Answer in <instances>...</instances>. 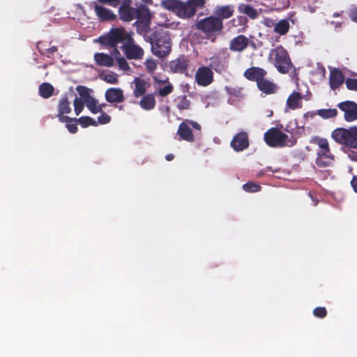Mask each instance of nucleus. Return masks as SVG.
I'll use <instances>...</instances> for the list:
<instances>
[{
	"mask_svg": "<svg viewBox=\"0 0 357 357\" xmlns=\"http://www.w3.org/2000/svg\"><path fill=\"white\" fill-rule=\"evenodd\" d=\"M314 315L317 317H324L326 314V310L324 307H317L314 310Z\"/></svg>",
	"mask_w": 357,
	"mask_h": 357,
	"instance_id": "obj_43",
	"label": "nucleus"
},
{
	"mask_svg": "<svg viewBox=\"0 0 357 357\" xmlns=\"http://www.w3.org/2000/svg\"><path fill=\"white\" fill-rule=\"evenodd\" d=\"M53 86L48 83H43L40 86V93L43 98H49L53 93Z\"/></svg>",
	"mask_w": 357,
	"mask_h": 357,
	"instance_id": "obj_32",
	"label": "nucleus"
},
{
	"mask_svg": "<svg viewBox=\"0 0 357 357\" xmlns=\"http://www.w3.org/2000/svg\"><path fill=\"white\" fill-rule=\"evenodd\" d=\"M188 66V62L184 58H178L169 63V68L174 73H183Z\"/></svg>",
	"mask_w": 357,
	"mask_h": 357,
	"instance_id": "obj_22",
	"label": "nucleus"
},
{
	"mask_svg": "<svg viewBox=\"0 0 357 357\" xmlns=\"http://www.w3.org/2000/svg\"><path fill=\"white\" fill-rule=\"evenodd\" d=\"M326 160H327V159L325 157H317V164L321 167H327L330 166L333 163L326 162Z\"/></svg>",
	"mask_w": 357,
	"mask_h": 357,
	"instance_id": "obj_46",
	"label": "nucleus"
},
{
	"mask_svg": "<svg viewBox=\"0 0 357 357\" xmlns=\"http://www.w3.org/2000/svg\"><path fill=\"white\" fill-rule=\"evenodd\" d=\"M349 146L357 149V128L350 129V141H349Z\"/></svg>",
	"mask_w": 357,
	"mask_h": 357,
	"instance_id": "obj_34",
	"label": "nucleus"
},
{
	"mask_svg": "<svg viewBox=\"0 0 357 357\" xmlns=\"http://www.w3.org/2000/svg\"><path fill=\"white\" fill-rule=\"evenodd\" d=\"M77 121L82 125L83 127H87L90 125L97 126V123L93 119L89 116L81 117Z\"/></svg>",
	"mask_w": 357,
	"mask_h": 357,
	"instance_id": "obj_37",
	"label": "nucleus"
},
{
	"mask_svg": "<svg viewBox=\"0 0 357 357\" xmlns=\"http://www.w3.org/2000/svg\"><path fill=\"white\" fill-rule=\"evenodd\" d=\"M349 156L351 160L357 161V153L353 152L349 153Z\"/></svg>",
	"mask_w": 357,
	"mask_h": 357,
	"instance_id": "obj_55",
	"label": "nucleus"
},
{
	"mask_svg": "<svg viewBox=\"0 0 357 357\" xmlns=\"http://www.w3.org/2000/svg\"><path fill=\"white\" fill-rule=\"evenodd\" d=\"M189 3L193 6L194 8H195V10H197V8L202 7L204 6L205 3V0H188Z\"/></svg>",
	"mask_w": 357,
	"mask_h": 357,
	"instance_id": "obj_44",
	"label": "nucleus"
},
{
	"mask_svg": "<svg viewBox=\"0 0 357 357\" xmlns=\"http://www.w3.org/2000/svg\"><path fill=\"white\" fill-rule=\"evenodd\" d=\"M269 59L274 62L275 66L282 73H286L291 67L288 53L282 47L271 50Z\"/></svg>",
	"mask_w": 357,
	"mask_h": 357,
	"instance_id": "obj_2",
	"label": "nucleus"
},
{
	"mask_svg": "<svg viewBox=\"0 0 357 357\" xmlns=\"http://www.w3.org/2000/svg\"><path fill=\"white\" fill-rule=\"evenodd\" d=\"M257 86L260 91L266 93H273L276 90L275 84L264 79V77L258 81Z\"/></svg>",
	"mask_w": 357,
	"mask_h": 357,
	"instance_id": "obj_26",
	"label": "nucleus"
},
{
	"mask_svg": "<svg viewBox=\"0 0 357 357\" xmlns=\"http://www.w3.org/2000/svg\"><path fill=\"white\" fill-rule=\"evenodd\" d=\"M313 142L319 146L320 151H327V149H329L328 142L326 139L314 137L313 139Z\"/></svg>",
	"mask_w": 357,
	"mask_h": 357,
	"instance_id": "obj_36",
	"label": "nucleus"
},
{
	"mask_svg": "<svg viewBox=\"0 0 357 357\" xmlns=\"http://www.w3.org/2000/svg\"><path fill=\"white\" fill-rule=\"evenodd\" d=\"M100 77L101 79L111 84H116L119 82L117 74L113 72L102 73Z\"/></svg>",
	"mask_w": 357,
	"mask_h": 357,
	"instance_id": "obj_30",
	"label": "nucleus"
},
{
	"mask_svg": "<svg viewBox=\"0 0 357 357\" xmlns=\"http://www.w3.org/2000/svg\"><path fill=\"white\" fill-rule=\"evenodd\" d=\"M324 151L325 150L319 151L318 152V157H325L327 159V160H326V162H333V156L331 153L329 149H328L327 151L326 150V151Z\"/></svg>",
	"mask_w": 357,
	"mask_h": 357,
	"instance_id": "obj_40",
	"label": "nucleus"
},
{
	"mask_svg": "<svg viewBox=\"0 0 357 357\" xmlns=\"http://www.w3.org/2000/svg\"><path fill=\"white\" fill-rule=\"evenodd\" d=\"M119 68L125 73H128L130 70V67L124 57H119L118 59Z\"/></svg>",
	"mask_w": 357,
	"mask_h": 357,
	"instance_id": "obj_38",
	"label": "nucleus"
},
{
	"mask_svg": "<svg viewBox=\"0 0 357 357\" xmlns=\"http://www.w3.org/2000/svg\"><path fill=\"white\" fill-rule=\"evenodd\" d=\"M142 1H144V2H151V0H142Z\"/></svg>",
	"mask_w": 357,
	"mask_h": 357,
	"instance_id": "obj_59",
	"label": "nucleus"
},
{
	"mask_svg": "<svg viewBox=\"0 0 357 357\" xmlns=\"http://www.w3.org/2000/svg\"><path fill=\"white\" fill-rule=\"evenodd\" d=\"M59 113L58 116L60 121L66 122L70 119L68 116L63 115L65 114L70 113L71 111L70 103L66 98H63L61 100L59 105Z\"/></svg>",
	"mask_w": 357,
	"mask_h": 357,
	"instance_id": "obj_21",
	"label": "nucleus"
},
{
	"mask_svg": "<svg viewBox=\"0 0 357 357\" xmlns=\"http://www.w3.org/2000/svg\"><path fill=\"white\" fill-rule=\"evenodd\" d=\"M350 17L353 21L357 22V8H355L351 10L350 13Z\"/></svg>",
	"mask_w": 357,
	"mask_h": 357,
	"instance_id": "obj_51",
	"label": "nucleus"
},
{
	"mask_svg": "<svg viewBox=\"0 0 357 357\" xmlns=\"http://www.w3.org/2000/svg\"><path fill=\"white\" fill-rule=\"evenodd\" d=\"M105 99L109 102H121L124 100L123 91L119 88H110L105 92Z\"/></svg>",
	"mask_w": 357,
	"mask_h": 357,
	"instance_id": "obj_16",
	"label": "nucleus"
},
{
	"mask_svg": "<svg viewBox=\"0 0 357 357\" xmlns=\"http://www.w3.org/2000/svg\"><path fill=\"white\" fill-rule=\"evenodd\" d=\"M174 158V155L172 154L167 155L166 156V159L169 161L172 160Z\"/></svg>",
	"mask_w": 357,
	"mask_h": 357,
	"instance_id": "obj_57",
	"label": "nucleus"
},
{
	"mask_svg": "<svg viewBox=\"0 0 357 357\" xmlns=\"http://www.w3.org/2000/svg\"><path fill=\"white\" fill-rule=\"evenodd\" d=\"M244 190L247 192H257L259 190L260 187L253 183H248L243 186Z\"/></svg>",
	"mask_w": 357,
	"mask_h": 357,
	"instance_id": "obj_41",
	"label": "nucleus"
},
{
	"mask_svg": "<svg viewBox=\"0 0 357 357\" xmlns=\"http://www.w3.org/2000/svg\"><path fill=\"white\" fill-rule=\"evenodd\" d=\"M351 185L354 190L357 192V176L354 177L351 181Z\"/></svg>",
	"mask_w": 357,
	"mask_h": 357,
	"instance_id": "obj_54",
	"label": "nucleus"
},
{
	"mask_svg": "<svg viewBox=\"0 0 357 357\" xmlns=\"http://www.w3.org/2000/svg\"><path fill=\"white\" fill-rule=\"evenodd\" d=\"M231 146L237 151H243L249 145L248 135L246 132L237 134L231 141Z\"/></svg>",
	"mask_w": 357,
	"mask_h": 357,
	"instance_id": "obj_14",
	"label": "nucleus"
},
{
	"mask_svg": "<svg viewBox=\"0 0 357 357\" xmlns=\"http://www.w3.org/2000/svg\"><path fill=\"white\" fill-rule=\"evenodd\" d=\"M344 77L337 69H333L330 75V86L332 89L339 87L344 82Z\"/></svg>",
	"mask_w": 357,
	"mask_h": 357,
	"instance_id": "obj_20",
	"label": "nucleus"
},
{
	"mask_svg": "<svg viewBox=\"0 0 357 357\" xmlns=\"http://www.w3.org/2000/svg\"><path fill=\"white\" fill-rule=\"evenodd\" d=\"M77 91L80 97L83 98L84 103L87 108L93 114L100 112L105 105H99L98 100L94 99L90 95L91 90L83 86H78L76 88Z\"/></svg>",
	"mask_w": 357,
	"mask_h": 357,
	"instance_id": "obj_6",
	"label": "nucleus"
},
{
	"mask_svg": "<svg viewBox=\"0 0 357 357\" xmlns=\"http://www.w3.org/2000/svg\"><path fill=\"white\" fill-rule=\"evenodd\" d=\"M264 139L267 144L271 146H284L293 144L288 142V137L276 128H272L264 135Z\"/></svg>",
	"mask_w": 357,
	"mask_h": 357,
	"instance_id": "obj_4",
	"label": "nucleus"
},
{
	"mask_svg": "<svg viewBox=\"0 0 357 357\" xmlns=\"http://www.w3.org/2000/svg\"><path fill=\"white\" fill-rule=\"evenodd\" d=\"M95 12L98 17L102 21L112 20L115 18V15L109 9L98 5L97 3H93Z\"/></svg>",
	"mask_w": 357,
	"mask_h": 357,
	"instance_id": "obj_17",
	"label": "nucleus"
},
{
	"mask_svg": "<svg viewBox=\"0 0 357 357\" xmlns=\"http://www.w3.org/2000/svg\"><path fill=\"white\" fill-rule=\"evenodd\" d=\"M289 22L286 20H281L275 23L274 26V32L280 35H285L289 29Z\"/></svg>",
	"mask_w": 357,
	"mask_h": 357,
	"instance_id": "obj_28",
	"label": "nucleus"
},
{
	"mask_svg": "<svg viewBox=\"0 0 357 357\" xmlns=\"http://www.w3.org/2000/svg\"><path fill=\"white\" fill-rule=\"evenodd\" d=\"M120 17L122 20L129 22L133 19L132 12L130 8L123 6L119 9Z\"/></svg>",
	"mask_w": 357,
	"mask_h": 357,
	"instance_id": "obj_31",
	"label": "nucleus"
},
{
	"mask_svg": "<svg viewBox=\"0 0 357 357\" xmlns=\"http://www.w3.org/2000/svg\"><path fill=\"white\" fill-rule=\"evenodd\" d=\"M144 64H145L146 70L149 73H153L158 66L157 62L152 59H148L145 61Z\"/></svg>",
	"mask_w": 357,
	"mask_h": 357,
	"instance_id": "obj_39",
	"label": "nucleus"
},
{
	"mask_svg": "<svg viewBox=\"0 0 357 357\" xmlns=\"http://www.w3.org/2000/svg\"><path fill=\"white\" fill-rule=\"evenodd\" d=\"M139 105L141 107L146 110H151L155 107V100L153 94H147L144 96L140 102Z\"/></svg>",
	"mask_w": 357,
	"mask_h": 357,
	"instance_id": "obj_27",
	"label": "nucleus"
},
{
	"mask_svg": "<svg viewBox=\"0 0 357 357\" xmlns=\"http://www.w3.org/2000/svg\"><path fill=\"white\" fill-rule=\"evenodd\" d=\"M317 114L324 119H328L335 117L337 114V111L336 109H319Z\"/></svg>",
	"mask_w": 357,
	"mask_h": 357,
	"instance_id": "obj_33",
	"label": "nucleus"
},
{
	"mask_svg": "<svg viewBox=\"0 0 357 357\" xmlns=\"http://www.w3.org/2000/svg\"><path fill=\"white\" fill-rule=\"evenodd\" d=\"M196 26L199 30L208 34L221 31L223 24L220 19L211 16L199 20Z\"/></svg>",
	"mask_w": 357,
	"mask_h": 357,
	"instance_id": "obj_5",
	"label": "nucleus"
},
{
	"mask_svg": "<svg viewBox=\"0 0 357 357\" xmlns=\"http://www.w3.org/2000/svg\"><path fill=\"white\" fill-rule=\"evenodd\" d=\"M130 36L131 35L126 33L124 29H114L105 37L102 38V40L112 46H116L120 42H126Z\"/></svg>",
	"mask_w": 357,
	"mask_h": 357,
	"instance_id": "obj_7",
	"label": "nucleus"
},
{
	"mask_svg": "<svg viewBox=\"0 0 357 357\" xmlns=\"http://www.w3.org/2000/svg\"><path fill=\"white\" fill-rule=\"evenodd\" d=\"M266 73V71L262 68L252 67L246 70L244 75L248 79L256 80L258 83L259 79L264 77Z\"/></svg>",
	"mask_w": 357,
	"mask_h": 357,
	"instance_id": "obj_18",
	"label": "nucleus"
},
{
	"mask_svg": "<svg viewBox=\"0 0 357 357\" xmlns=\"http://www.w3.org/2000/svg\"><path fill=\"white\" fill-rule=\"evenodd\" d=\"M250 40L243 35H240L230 41L229 49L233 52H242L249 45Z\"/></svg>",
	"mask_w": 357,
	"mask_h": 357,
	"instance_id": "obj_12",
	"label": "nucleus"
},
{
	"mask_svg": "<svg viewBox=\"0 0 357 357\" xmlns=\"http://www.w3.org/2000/svg\"><path fill=\"white\" fill-rule=\"evenodd\" d=\"M302 107V96L298 92H293L287 100V107L296 109Z\"/></svg>",
	"mask_w": 357,
	"mask_h": 357,
	"instance_id": "obj_19",
	"label": "nucleus"
},
{
	"mask_svg": "<svg viewBox=\"0 0 357 357\" xmlns=\"http://www.w3.org/2000/svg\"><path fill=\"white\" fill-rule=\"evenodd\" d=\"M94 59L100 66L112 67L114 65V59L107 54L96 53L94 55Z\"/></svg>",
	"mask_w": 357,
	"mask_h": 357,
	"instance_id": "obj_23",
	"label": "nucleus"
},
{
	"mask_svg": "<svg viewBox=\"0 0 357 357\" xmlns=\"http://www.w3.org/2000/svg\"><path fill=\"white\" fill-rule=\"evenodd\" d=\"M153 80L154 87L159 96L164 97L172 93L173 86L167 79H161L155 76L153 77Z\"/></svg>",
	"mask_w": 357,
	"mask_h": 357,
	"instance_id": "obj_10",
	"label": "nucleus"
},
{
	"mask_svg": "<svg viewBox=\"0 0 357 357\" xmlns=\"http://www.w3.org/2000/svg\"><path fill=\"white\" fill-rule=\"evenodd\" d=\"M213 79V73L206 66L199 68L195 73V80L200 86H206L212 83Z\"/></svg>",
	"mask_w": 357,
	"mask_h": 357,
	"instance_id": "obj_9",
	"label": "nucleus"
},
{
	"mask_svg": "<svg viewBox=\"0 0 357 357\" xmlns=\"http://www.w3.org/2000/svg\"><path fill=\"white\" fill-rule=\"evenodd\" d=\"M66 127H67L68 130H69V132H70L72 133H75L77 130V127L75 124H67Z\"/></svg>",
	"mask_w": 357,
	"mask_h": 357,
	"instance_id": "obj_50",
	"label": "nucleus"
},
{
	"mask_svg": "<svg viewBox=\"0 0 357 357\" xmlns=\"http://www.w3.org/2000/svg\"><path fill=\"white\" fill-rule=\"evenodd\" d=\"M111 54H112L111 56H112V58H114V59H116V61H118V59H119V57H123V56L121 54V53L119 52V51L118 50H116V49H114V50H113V52H112Z\"/></svg>",
	"mask_w": 357,
	"mask_h": 357,
	"instance_id": "obj_49",
	"label": "nucleus"
},
{
	"mask_svg": "<svg viewBox=\"0 0 357 357\" xmlns=\"http://www.w3.org/2000/svg\"><path fill=\"white\" fill-rule=\"evenodd\" d=\"M331 137L335 142L349 146V141H350V130L337 128L332 132Z\"/></svg>",
	"mask_w": 357,
	"mask_h": 357,
	"instance_id": "obj_15",
	"label": "nucleus"
},
{
	"mask_svg": "<svg viewBox=\"0 0 357 357\" xmlns=\"http://www.w3.org/2000/svg\"><path fill=\"white\" fill-rule=\"evenodd\" d=\"M238 10L241 13L247 15L252 19H255L259 15V12L250 5L241 4L238 7Z\"/></svg>",
	"mask_w": 357,
	"mask_h": 357,
	"instance_id": "obj_29",
	"label": "nucleus"
},
{
	"mask_svg": "<svg viewBox=\"0 0 357 357\" xmlns=\"http://www.w3.org/2000/svg\"><path fill=\"white\" fill-rule=\"evenodd\" d=\"M84 104V100H83V98H82V97L81 98H77V97L75 98V99L74 100L73 105H74L75 112L76 115H79L80 114V112L83 110Z\"/></svg>",
	"mask_w": 357,
	"mask_h": 357,
	"instance_id": "obj_35",
	"label": "nucleus"
},
{
	"mask_svg": "<svg viewBox=\"0 0 357 357\" xmlns=\"http://www.w3.org/2000/svg\"><path fill=\"white\" fill-rule=\"evenodd\" d=\"M264 24L266 26L271 27V26H275V23L272 20L270 19H266L264 20Z\"/></svg>",
	"mask_w": 357,
	"mask_h": 357,
	"instance_id": "obj_53",
	"label": "nucleus"
},
{
	"mask_svg": "<svg viewBox=\"0 0 357 357\" xmlns=\"http://www.w3.org/2000/svg\"><path fill=\"white\" fill-rule=\"evenodd\" d=\"M122 50L129 59H140L144 56L143 49L134 43L131 36L123 44Z\"/></svg>",
	"mask_w": 357,
	"mask_h": 357,
	"instance_id": "obj_8",
	"label": "nucleus"
},
{
	"mask_svg": "<svg viewBox=\"0 0 357 357\" xmlns=\"http://www.w3.org/2000/svg\"><path fill=\"white\" fill-rule=\"evenodd\" d=\"M132 83L135 85L133 94L135 97H139L144 95L151 86V84L148 79L141 77H135Z\"/></svg>",
	"mask_w": 357,
	"mask_h": 357,
	"instance_id": "obj_13",
	"label": "nucleus"
},
{
	"mask_svg": "<svg viewBox=\"0 0 357 357\" xmlns=\"http://www.w3.org/2000/svg\"><path fill=\"white\" fill-rule=\"evenodd\" d=\"M142 14L147 15L149 17V18H150V13H149V10H147L146 9L143 10Z\"/></svg>",
	"mask_w": 357,
	"mask_h": 357,
	"instance_id": "obj_56",
	"label": "nucleus"
},
{
	"mask_svg": "<svg viewBox=\"0 0 357 357\" xmlns=\"http://www.w3.org/2000/svg\"><path fill=\"white\" fill-rule=\"evenodd\" d=\"M180 109H187L189 107V102L185 97H182L180 102L178 105Z\"/></svg>",
	"mask_w": 357,
	"mask_h": 357,
	"instance_id": "obj_48",
	"label": "nucleus"
},
{
	"mask_svg": "<svg viewBox=\"0 0 357 357\" xmlns=\"http://www.w3.org/2000/svg\"><path fill=\"white\" fill-rule=\"evenodd\" d=\"M110 116L105 113L102 114L98 119V123L100 124H105L110 121Z\"/></svg>",
	"mask_w": 357,
	"mask_h": 357,
	"instance_id": "obj_45",
	"label": "nucleus"
},
{
	"mask_svg": "<svg viewBox=\"0 0 357 357\" xmlns=\"http://www.w3.org/2000/svg\"><path fill=\"white\" fill-rule=\"evenodd\" d=\"M345 84L348 89L357 91V79H347Z\"/></svg>",
	"mask_w": 357,
	"mask_h": 357,
	"instance_id": "obj_42",
	"label": "nucleus"
},
{
	"mask_svg": "<svg viewBox=\"0 0 357 357\" xmlns=\"http://www.w3.org/2000/svg\"><path fill=\"white\" fill-rule=\"evenodd\" d=\"M163 8L172 10L177 16L181 18H188L195 14V8L187 2L178 0H163L161 3Z\"/></svg>",
	"mask_w": 357,
	"mask_h": 357,
	"instance_id": "obj_1",
	"label": "nucleus"
},
{
	"mask_svg": "<svg viewBox=\"0 0 357 357\" xmlns=\"http://www.w3.org/2000/svg\"><path fill=\"white\" fill-rule=\"evenodd\" d=\"M100 3L109 4L111 6L116 7L119 4V0H98Z\"/></svg>",
	"mask_w": 357,
	"mask_h": 357,
	"instance_id": "obj_47",
	"label": "nucleus"
},
{
	"mask_svg": "<svg viewBox=\"0 0 357 357\" xmlns=\"http://www.w3.org/2000/svg\"><path fill=\"white\" fill-rule=\"evenodd\" d=\"M234 13V8L231 6H218L216 8L215 14L216 18L220 19L221 21L224 19L229 18Z\"/></svg>",
	"mask_w": 357,
	"mask_h": 357,
	"instance_id": "obj_24",
	"label": "nucleus"
},
{
	"mask_svg": "<svg viewBox=\"0 0 357 357\" xmlns=\"http://www.w3.org/2000/svg\"><path fill=\"white\" fill-rule=\"evenodd\" d=\"M178 134L180 135L182 139L186 140L188 142L193 141V135L191 132L190 126L188 124V122L185 121L179 126Z\"/></svg>",
	"mask_w": 357,
	"mask_h": 357,
	"instance_id": "obj_25",
	"label": "nucleus"
},
{
	"mask_svg": "<svg viewBox=\"0 0 357 357\" xmlns=\"http://www.w3.org/2000/svg\"><path fill=\"white\" fill-rule=\"evenodd\" d=\"M50 50L52 52H54V51H56V47H52L50 49Z\"/></svg>",
	"mask_w": 357,
	"mask_h": 357,
	"instance_id": "obj_58",
	"label": "nucleus"
},
{
	"mask_svg": "<svg viewBox=\"0 0 357 357\" xmlns=\"http://www.w3.org/2000/svg\"><path fill=\"white\" fill-rule=\"evenodd\" d=\"M339 108L344 112V119L347 121L357 119V105L353 102H345L339 104Z\"/></svg>",
	"mask_w": 357,
	"mask_h": 357,
	"instance_id": "obj_11",
	"label": "nucleus"
},
{
	"mask_svg": "<svg viewBox=\"0 0 357 357\" xmlns=\"http://www.w3.org/2000/svg\"><path fill=\"white\" fill-rule=\"evenodd\" d=\"M153 53L160 58L165 57L171 52L170 38L166 33H161L155 42L152 43Z\"/></svg>",
	"mask_w": 357,
	"mask_h": 357,
	"instance_id": "obj_3",
	"label": "nucleus"
},
{
	"mask_svg": "<svg viewBox=\"0 0 357 357\" xmlns=\"http://www.w3.org/2000/svg\"><path fill=\"white\" fill-rule=\"evenodd\" d=\"M185 122H188V124L190 126H192L194 128L197 130H200L201 126L199 124H198L197 122L191 121H186Z\"/></svg>",
	"mask_w": 357,
	"mask_h": 357,
	"instance_id": "obj_52",
	"label": "nucleus"
}]
</instances>
